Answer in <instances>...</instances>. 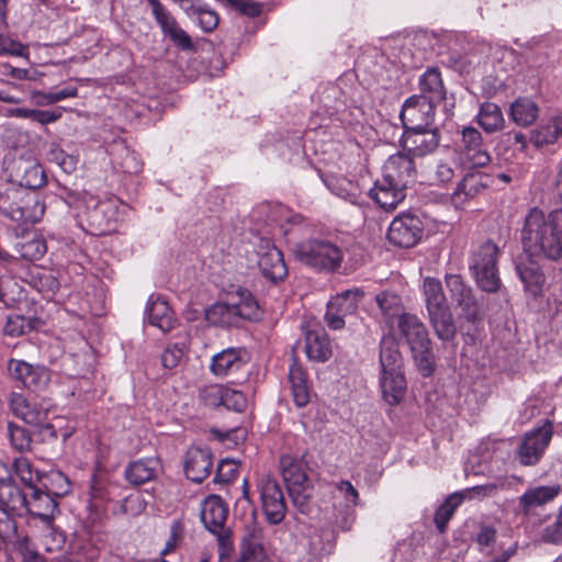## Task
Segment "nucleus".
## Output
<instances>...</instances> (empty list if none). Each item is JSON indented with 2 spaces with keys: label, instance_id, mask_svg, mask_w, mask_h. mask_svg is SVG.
Listing matches in <instances>:
<instances>
[{
  "label": "nucleus",
  "instance_id": "obj_31",
  "mask_svg": "<svg viewBox=\"0 0 562 562\" xmlns=\"http://www.w3.org/2000/svg\"><path fill=\"white\" fill-rule=\"evenodd\" d=\"M562 488L560 484L541 485L528 488L520 497L519 505L524 513H529L532 508L543 506L553 501Z\"/></svg>",
  "mask_w": 562,
  "mask_h": 562
},
{
  "label": "nucleus",
  "instance_id": "obj_26",
  "mask_svg": "<svg viewBox=\"0 0 562 562\" xmlns=\"http://www.w3.org/2000/svg\"><path fill=\"white\" fill-rule=\"evenodd\" d=\"M161 470L160 460L156 457L143 458L130 462L125 470V480L133 486L154 481Z\"/></svg>",
  "mask_w": 562,
  "mask_h": 562
},
{
  "label": "nucleus",
  "instance_id": "obj_19",
  "mask_svg": "<svg viewBox=\"0 0 562 562\" xmlns=\"http://www.w3.org/2000/svg\"><path fill=\"white\" fill-rule=\"evenodd\" d=\"M440 140V130L434 125L424 128L405 130L401 137L403 148L417 157L432 154L439 147Z\"/></svg>",
  "mask_w": 562,
  "mask_h": 562
},
{
  "label": "nucleus",
  "instance_id": "obj_21",
  "mask_svg": "<svg viewBox=\"0 0 562 562\" xmlns=\"http://www.w3.org/2000/svg\"><path fill=\"white\" fill-rule=\"evenodd\" d=\"M250 360L244 347H228L212 357L210 370L218 378H226L243 370Z\"/></svg>",
  "mask_w": 562,
  "mask_h": 562
},
{
  "label": "nucleus",
  "instance_id": "obj_2",
  "mask_svg": "<svg viewBox=\"0 0 562 562\" xmlns=\"http://www.w3.org/2000/svg\"><path fill=\"white\" fill-rule=\"evenodd\" d=\"M45 204L36 191L9 186L0 189V215L16 226L40 222Z\"/></svg>",
  "mask_w": 562,
  "mask_h": 562
},
{
  "label": "nucleus",
  "instance_id": "obj_50",
  "mask_svg": "<svg viewBox=\"0 0 562 562\" xmlns=\"http://www.w3.org/2000/svg\"><path fill=\"white\" fill-rule=\"evenodd\" d=\"M541 541L550 544H562V505L559 507L554 521L541 531Z\"/></svg>",
  "mask_w": 562,
  "mask_h": 562
},
{
  "label": "nucleus",
  "instance_id": "obj_45",
  "mask_svg": "<svg viewBox=\"0 0 562 562\" xmlns=\"http://www.w3.org/2000/svg\"><path fill=\"white\" fill-rule=\"evenodd\" d=\"M12 467L15 475L25 486L30 488L36 487L42 474L37 470L33 469V465L27 458H15Z\"/></svg>",
  "mask_w": 562,
  "mask_h": 562
},
{
  "label": "nucleus",
  "instance_id": "obj_23",
  "mask_svg": "<svg viewBox=\"0 0 562 562\" xmlns=\"http://www.w3.org/2000/svg\"><path fill=\"white\" fill-rule=\"evenodd\" d=\"M213 468V454L209 448L191 447L184 457V473L194 483L203 482Z\"/></svg>",
  "mask_w": 562,
  "mask_h": 562
},
{
  "label": "nucleus",
  "instance_id": "obj_64",
  "mask_svg": "<svg viewBox=\"0 0 562 562\" xmlns=\"http://www.w3.org/2000/svg\"><path fill=\"white\" fill-rule=\"evenodd\" d=\"M168 38L181 50L189 52L194 49L192 38L182 27H179Z\"/></svg>",
  "mask_w": 562,
  "mask_h": 562
},
{
  "label": "nucleus",
  "instance_id": "obj_53",
  "mask_svg": "<svg viewBox=\"0 0 562 562\" xmlns=\"http://www.w3.org/2000/svg\"><path fill=\"white\" fill-rule=\"evenodd\" d=\"M375 301L383 315L386 317L394 316L401 307V299L392 292H381L375 296Z\"/></svg>",
  "mask_w": 562,
  "mask_h": 562
},
{
  "label": "nucleus",
  "instance_id": "obj_58",
  "mask_svg": "<svg viewBox=\"0 0 562 562\" xmlns=\"http://www.w3.org/2000/svg\"><path fill=\"white\" fill-rule=\"evenodd\" d=\"M27 54V47L22 43L0 34V55L25 57Z\"/></svg>",
  "mask_w": 562,
  "mask_h": 562
},
{
  "label": "nucleus",
  "instance_id": "obj_42",
  "mask_svg": "<svg viewBox=\"0 0 562 562\" xmlns=\"http://www.w3.org/2000/svg\"><path fill=\"white\" fill-rule=\"evenodd\" d=\"M29 284L47 299L52 297L59 289L58 279L47 270L31 271Z\"/></svg>",
  "mask_w": 562,
  "mask_h": 562
},
{
  "label": "nucleus",
  "instance_id": "obj_17",
  "mask_svg": "<svg viewBox=\"0 0 562 562\" xmlns=\"http://www.w3.org/2000/svg\"><path fill=\"white\" fill-rule=\"evenodd\" d=\"M423 223L416 215L403 213L397 215L390 224L387 238L397 247L409 248L422 238Z\"/></svg>",
  "mask_w": 562,
  "mask_h": 562
},
{
  "label": "nucleus",
  "instance_id": "obj_61",
  "mask_svg": "<svg viewBox=\"0 0 562 562\" xmlns=\"http://www.w3.org/2000/svg\"><path fill=\"white\" fill-rule=\"evenodd\" d=\"M122 151L124 155L119 161L120 169L128 175L138 173L142 170L143 164L138 159L137 155L125 147L122 148Z\"/></svg>",
  "mask_w": 562,
  "mask_h": 562
},
{
  "label": "nucleus",
  "instance_id": "obj_16",
  "mask_svg": "<svg viewBox=\"0 0 562 562\" xmlns=\"http://www.w3.org/2000/svg\"><path fill=\"white\" fill-rule=\"evenodd\" d=\"M9 406L13 415L25 424L37 428H53L48 423V407L43 403L31 401L21 393L12 392Z\"/></svg>",
  "mask_w": 562,
  "mask_h": 562
},
{
  "label": "nucleus",
  "instance_id": "obj_4",
  "mask_svg": "<svg viewBox=\"0 0 562 562\" xmlns=\"http://www.w3.org/2000/svg\"><path fill=\"white\" fill-rule=\"evenodd\" d=\"M423 294L429 321L437 337L443 341L453 339L457 329L440 280L431 277L425 278Z\"/></svg>",
  "mask_w": 562,
  "mask_h": 562
},
{
  "label": "nucleus",
  "instance_id": "obj_51",
  "mask_svg": "<svg viewBox=\"0 0 562 562\" xmlns=\"http://www.w3.org/2000/svg\"><path fill=\"white\" fill-rule=\"evenodd\" d=\"M192 20L205 33L214 31L220 22L218 14L214 10L204 5H201L199 10L195 11Z\"/></svg>",
  "mask_w": 562,
  "mask_h": 562
},
{
  "label": "nucleus",
  "instance_id": "obj_37",
  "mask_svg": "<svg viewBox=\"0 0 562 562\" xmlns=\"http://www.w3.org/2000/svg\"><path fill=\"white\" fill-rule=\"evenodd\" d=\"M420 94L435 103L446 99V90L438 68L427 69L419 78Z\"/></svg>",
  "mask_w": 562,
  "mask_h": 562
},
{
  "label": "nucleus",
  "instance_id": "obj_52",
  "mask_svg": "<svg viewBox=\"0 0 562 562\" xmlns=\"http://www.w3.org/2000/svg\"><path fill=\"white\" fill-rule=\"evenodd\" d=\"M186 349V341H179L168 345L161 355L162 366L167 369L176 368L183 358Z\"/></svg>",
  "mask_w": 562,
  "mask_h": 562
},
{
  "label": "nucleus",
  "instance_id": "obj_43",
  "mask_svg": "<svg viewBox=\"0 0 562 562\" xmlns=\"http://www.w3.org/2000/svg\"><path fill=\"white\" fill-rule=\"evenodd\" d=\"M363 295L364 292L360 289L346 290L328 302L329 308H335L337 313L346 317L357 310L358 303L362 300Z\"/></svg>",
  "mask_w": 562,
  "mask_h": 562
},
{
  "label": "nucleus",
  "instance_id": "obj_11",
  "mask_svg": "<svg viewBox=\"0 0 562 562\" xmlns=\"http://www.w3.org/2000/svg\"><path fill=\"white\" fill-rule=\"evenodd\" d=\"M460 135L456 151L461 162L470 168L486 166L491 161V155L483 143L481 132L473 126H464Z\"/></svg>",
  "mask_w": 562,
  "mask_h": 562
},
{
  "label": "nucleus",
  "instance_id": "obj_27",
  "mask_svg": "<svg viewBox=\"0 0 562 562\" xmlns=\"http://www.w3.org/2000/svg\"><path fill=\"white\" fill-rule=\"evenodd\" d=\"M488 177L482 172H469L457 184L451 194V201L456 207H462L468 201L484 191L488 183Z\"/></svg>",
  "mask_w": 562,
  "mask_h": 562
},
{
  "label": "nucleus",
  "instance_id": "obj_49",
  "mask_svg": "<svg viewBox=\"0 0 562 562\" xmlns=\"http://www.w3.org/2000/svg\"><path fill=\"white\" fill-rule=\"evenodd\" d=\"M8 435L10 438L11 446L18 451H25L30 449L32 443V436L25 428L9 422L8 423Z\"/></svg>",
  "mask_w": 562,
  "mask_h": 562
},
{
  "label": "nucleus",
  "instance_id": "obj_63",
  "mask_svg": "<svg viewBox=\"0 0 562 562\" xmlns=\"http://www.w3.org/2000/svg\"><path fill=\"white\" fill-rule=\"evenodd\" d=\"M182 538V526L179 521H173L170 526L169 537L166 541V546L161 551V554L165 555L171 551H173Z\"/></svg>",
  "mask_w": 562,
  "mask_h": 562
},
{
  "label": "nucleus",
  "instance_id": "obj_40",
  "mask_svg": "<svg viewBox=\"0 0 562 562\" xmlns=\"http://www.w3.org/2000/svg\"><path fill=\"white\" fill-rule=\"evenodd\" d=\"M262 551V529L256 522L246 526L241 538V554L245 560L256 558Z\"/></svg>",
  "mask_w": 562,
  "mask_h": 562
},
{
  "label": "nucleus",
  "instance_id": "obj_47",
  "mask_svg": "<svg viewBox=\"0 0 562 562\" xmlns=\"http://www.w3.org/2000/svg\"><path fill=\"white\" fill-rule=\"evenodd\" d=\"M14 547V549L22 554L24 562H40L41 557L35 549L32 540L26 536L18 531V525L15 524V533H12V538L8 540Z\"/></svg>",
  "mask_w": 562,
  "mask_h": 562
},
{
  "label": "nucleus",
  "instance_id": "obj_30",
  "mask_svg": "<svg viewBox=\"0 0 562 562\" xmlns=\"http://www.w3.org/2000/svg\"><path fill=\"white\" fill-rule=\"evenodd\" d=\"M27 497L20 487L12 482L0 485V510L10 518L21 516L26 507Z\"/></svg>",
  "mask_w": 562,
  "mask_h": 562
},
{
  "label": "nucleus",
  "instance_id": "obj_15",
  "mask_svg": "<svg viewBox=\"0 0 562 562\" xmlns=\"http://www.w3.org/2000/svg\"><path fill=\"white\" fill-rule=\"evenodd\" d=\"M258 491L263 514L271 525L280 524L286 513L283 492L279 483L271 477H261L258 482Z\"/></svg>",
  "mask_w": 562,
  "mask_h": 562
},
{
  "label": "nucleus",
  "instance_id": "obj_60",
  "mask_svg": "<svg viewBox=\"0 0 562 562\" xmlns=\"http://www.w3.org/2000/svg\"><path fill=\"white\" fill-rule=\"evenodd\" d=\"M225 387L221 385H210L201 391V398L206 406H223Z\"/></svg>",
  "mask_w": 562,
  "mask_h": 562
},
{
  "label": "nucleus",
  "instance_id": "obj_3",
  "mask_svg": "<svg viewBox=\"0 0 562 562\" xmlns=\"http://www.w3.org/2000/svg\"><path fill=\"white\" fill-rule=\"evenodd\" d=\"M401 335L409 345L414 361L423 376H430L435 371V356L427 328L413 314L403 313L397 321Z\"/></svg>",
  "mask_w": 562,
  "mask_h": 562
},
{
  "label": "nucleus",
  "instance_id": "obj_24",
  "mask_svg": "<svg viewBox=\"0 0 562 562\" xmlns=\"http://www.w3.org/2000/svg\"><path fill=\"white\" fill-rule=\"evenodd\" d=\"M406 187L382 176L370 190L371 199L385 211L394 210L406 196Z\"/></svg>",
  "mask_w": 562,
  "mask_h": 562
},
{
  "label": "nucleus",
  "instance_id": "obj_39",
  "mask_svg": "<svg viewBox=\"0 0 562 562\" xmlns=\"http://www.w3.org/2000/svg\"><path fill=\"white\" fill-rule=\"evenodd\" d=\"M562 136V115L541 124L531 135L530 140L537 147L553 144Z\"/></svg>",
  "mask_w": 562,
  "mask_h": 562
},
{
  "label": "nucleus",
  "instance_id": "obj_10",
  "mask_svg": "<svg viewBox=\"0 0 562 562\" xmlns=\"http://www.w3.org/2000/svg\"><path fill=\"white\" fill-rule=\"evenodd\" d=\"M553 436V424L550 420L527 431L517 448V458L522 465H535L542 458Z\"/></svg>",
  "mask_w": 562,
  "mask_h": 562
},
{
  "label": "nucleus",
  "instance_id": "obj_33",
  "mask_svg": "<svg viewBox=\"0 0 562 562\" xmlns=\"http://www.w3.org/2000/svg\"><path fill=\"white\" fill-rule=\"evenodd\" d=\"M305 351L310 359L325 362L331 356V347L327 334L323 330H310L305 335Z\"/></svg>",
  "mask_w": 562,
  "mask_h": 562
},
{
  "label": "nucleus",
  "instance_id": "obj_25",
  "mask_svg": "<svg viewBox=\"0 0 562 562\" xmlns=\"http://www.w3.org/2000/svg\"><path fill=\"white\" fill-rule=\"evenodd\" d=\"M415 165L407 154H395L389 157L383 166V177L397 182V186L408 187L414 182Z\"/></svg>",
  "mask_w": 562,
  "mask_h": 562
},
{
  "label": "nucleus",
  "instance_id": "obj_35",
  "mask_svg": "<svg viewBox=\"0 0 562 562\" xmlns=\"http://www.w3.org/2000/svg\"><path fill=\"white\" fill-rule=\"evenodd\" d=\"M380 386L383 398L390 405L398 404L406 391V381L403 372L382 374L380 376Z\"/></svg>",
  "mask_w": 562,
  "mask_h": 562
},
{
  "label": "nucleus",
  "instance_id": "obj_41",
  "mask_svg": "<svg viewBox=\"0 0 562 562\" xmlns=\"http://www.w3.org/2000/svg\"><path fill=\"white\" fill-rule=\"evenodd\" d=\"M234 304L215 303L205 312L207 322L215 326H238Z\"/></svg>",
  "mask_w": 562,
  "mask_h": 562
},
{
  "label": "nucleus",
  "instance_id": "obj_57",
  "mask_svg": "<svg viewBox=\"0 0 562 562\" xmlns=\"http://www.w3.org/2000/svg\"><path fill=\"white\" fill-rule=\"evenodd\" d=\"M223 406L240 413L247 407V398L243 392L225 387Z\"/></svg>",
  "mask_w": 562,
  "mask_h": 562
},
{
  "label": "nucleus",
  "instance_id": "obj_6",
  "mask_svg": "<svg viewBox=\"0 0 562 562\" xmlns=\"http://www.w3.org/2000/svg\"><path fill=\"white\" fill-rule=\"evenodd\" d=\"M445 283L451 303L460 310V317L472 324L483 319V303L476 299L472 286L460 273H446Z\"/></svg>",
  "mask_w": 562,
  "mask_h": 562
},
{
  "label": "nucleus",
  "instance_id": "obj_9",
  "mask_svg": "<svg viewBox=\"0 0 562 562\" xmlns=\"http://www.w3.org/2000/svg\"><path fill=\"white\" fill-rule=\"evenodd\" d=\"M280 471L294 506L304 513L311 497L304 465L294 457L286 454L280 458Z\"/></svg>",
  "mask_w": 562,
  "mask_h": 562
},
{
  "label": "nucleus",
  "instance_id": "obj_55",
  "mask_svg": "<svg viewBox=\"0 0 562 562\" xmlns=\"http://www.w3.org/2000/svg\"><path fill=\"white\" fill-rule=\"evenodd\" d=\"M78 89L76 87H67L63 88L57 91L42 93V92H34L33 97H40L41 100H38L37 104H54L56 102H59L61 100L68 99V98H75L77 97Z\"/></svg>",
  "mask_w": 562,
  "mask_h": 562
},
{
  "label": "nucleus",
  "instance_id": "obj_5",
  "mask_svg": "<svg viewBox=\"0 0 562 562\" xmlns=\"http://www.w3.org/2000/svg\"><path fill=\"white\" fill-rule=\"evenodd\" d=\"M499 255V247L490 239L472 250L470 270L477 286L484 292L495 293L502 285L497 268Z\"/></svg>",
  "mask_w": 562,
  "mask_h": 562
},
{
  "label": "nucleus",
  "instance_id": "obj_62",
  "mask_svg": "<svg viewBox=\"0 0 562 562\" xmlns=\"http://www.w3.org/2000/svg\"><path fill=\"white\" fill-rule=\"evenodd\" d=\"M333 191L340 198L356 203L358 199V189L350 181L345 179L337 180L336 187L333 188Z\"/></svg>",
  "mask_w": 562,
  "mask_h": 562
},
{
  "label": "nucleus",
  "instance_id": "obj_56",
  "mask_svg": "<svg viewBox=\"0 0 562 562\" xmlns=\"http://www.w3.org/2000/svg\"><path fill=\"white\" fill-rule=\"evenodd\" d=\"M238 472V464L233 459H223L217 465L214 482L227 483L234 480Z\"/></svg>",
  "mask_w": 562,
  "mask_h": 562
},
{
  "label": "nucleus",
  "instance_id": "obj_8",
  "mask_svg": "<svg viewBox=\"0 0 562 562\" xmlns=\"http://www.w3.org/2000/svg\"><path fill=\"white\" fill-rule=\"evenodd\" d=\"M5 171L9 180L16 187L33 190L46 182V176L38 160L29 151L14 155L5 161Z\"/></svg>",
  "mask_w": 562,
  "mask_h": 562
},
{
  "label": "nucleus",
  "instance_id": "obj_29",
  "mask_svg": "<svg viewBox=\"0 0 562 562\" xmlns=\"http://www.w3.org/2000/svg\"><path fill=\"white\" fill-rule=\"evenodd\" d=\"M146 316L148 323L158 327L162 333L170 331L176 323L173 312L169 304L159 296L155 297L151 295L149 297L146 307Z\"/></svg>",
  "mask_w": 562,
  "mask_h": 562
},
{
  "label": "nucleus",
  "instance_id": "obj_13",
  "mask_svg": "<svg viewBox=\"0 0 562 562\" xmlns=\"http://www.w3.org/2000/svg\"><path fill=\"white\" fill-rule=\"evenodd\" d=\"M227 515L228 507L221 496L210 495L203 502L201 520L223 547L231 544V530L225 526Z\"/></svg>",
  "mask_w": 562,
  "mask_h": 562
},
{
  "label": "nucleus",
  "instance_id": "obj_14",
  "mask_svg": "<svg viewBox=\"0 0 562 562\" xmlns=\"http://www.w3.org/2000/svg\"><path fill=\"white\" fill-rule=\"evenodd\" d=\"M496 490L497 486L495 484H485L450 494L435 513L434 522L437 530L440 533L446 531L449 520L465 498H482L491 496L496 492Z\"/></svg>",
  "mask_w": 562,
  "mask_h": 562
},
{
  "label": "nucleus",
  "instance_id": "obj_12",
  "mask_svg": "<svg viewBox=\"0 0 562 562\" xmlns=\"http://www.w3.org/2000/svg\"><path fill=\"white\" fill-rule=\"evenodd\" d=\"M436 104L426 94H414L406 99L400 113L404 131L434 125Z\"/></svg>",
  "mask_w": 562,
  "mask_h": 562
},
{
  "label": "nucleus",
  "instance_id": "obj_7",
  "mask_svg": "<svg viewBox=\"0 0 562 562\" xmlns=\"http://www.w3.org/2000/svg\"><path fill=\"white\" fill-rule=\"evenodd\" d=\"M296 256L307 266L334 272L340 268L344 251L330 240L312 239L299 246Z\"/></svg>",
  "mask_w": 562,
  "mask_h": 562
},
{
  "label": "nucleus",
  "instance_id": "obj_59",
  "mask_svg": "<svg viewBox=\"0 0 562 562\" xmlns=\"http://www.w3.org/2000/svg\"><path fill=\"white\" fill-rule=\"evenodd\" d=\"M356 521V510L353 506L346 505L341 509H337L334 525L338 530L350 531Z\"/></svg>",
  "mask_w": 562,
  "mask_h": 562
},
{
  "label": "nucleus",
  "instance_id": "obj_36",
  "mask_svg": "<svg viewBox=\"0 0 562 562\" xmlns=\"http://www.w3.org/2000/svg\"><path fill=\"white\" fill-rule=\"evenodd\" d=\"M476 122L487 134L499 132L505 126V119L501 108L493 102H484L480 106Z\"/></svg>",
  "mask_w": 562,
  "mask_h": 562
},
{
  "label": "nucleus",
  "instance_id": "obj_44",
  "mask_svg": "<svg viewBox=\"0 0 562 562\" xmlns=\"http://www.w3.org/2000/svg\"><path fill=\"white\" fill-rule=\"evenodd\" d=\"M237 322L241 319L257 321L260 318L261 312L258 302L249 292H240L239 301L233 303Z\"/></svg>",
  "mask_w": 562,
  "mask_h": 562
},
{
  "label": "nucleus",
  "instance_id": "obj_48",
  "mask_svg": "<svg viewBox=\"0 0 562 562\" xmlns=\"http://www.w3.org/2000/svg\"><path fill=\"white\" fill-rule=\"evenodd\" d=\"M20 256L29 261H36L44 257L47 251L46 241L42 236L21 243L16 246Z\"/></svg>",
  "mask_w": 562,
  "mask_h": 562
},
{
  "label": "nucleus",
  "instance_id": "obj_34",
  "mask_svg": "<svg viewBox=\"0 0 562 562\" xmlns=\"http://www.w3.org/2000/svg\"><path fill=\"white\" fill-rule=\"evenodd\" d=\"M509 115L517 125L527 127L538 119L539 106L530 98L520 97L510 104Z\"/></svg>",
  "mask_w": 562,
  "mask_h": 562
},
{
  "label": "nucleus",
  "instance_id": "obj_22",
  "mask_svg": "<svg viewBox=\"0 0 562 562\" xmlns=\"http://www.w3.org/2000/svg\"><path fill=\"white\" fill-rule=\"evenodd\" d=\"M535 257L524 251L515 262V270L524 283L525 291L536 297L542 293L546 276Z\"/></svg>",
  "mask_w": 562,
  "mask_h": 562
},
{
  "label": "nucleus",
  "instance_id": "obj_38",
  "mask_svg": "<svg viewBox=\"0 0 562 562\" xmlns=\"http://www.w3.org/2000/svg\"><path fill=\"white\" fill-rule=\"evenodd\" d=\"M36 486L56 499L66 496L70 492L69 479L58 470L43 473Z\"/></svg>",
  "mask_w": 562,
  "mask_h": 562
},
{
  "label": "nucleus",
  "instance_id": "obj_18",
  "mask_svg": "<svg viewBox=\"0 0 562 562\" xmlns=\"http://www.w3.org/2000/svg\"><path fill=\"white\" fill-rule=\"evenodd\" d=\"M257 265L262 276L272 282L283 280L288 269L282 252L268 238H260L257 245Z\"/></svg>",
  "mask_w": 562,
  "mask_h": 562
},
{
  "label": "nucleus",
  "instance_id": "obj_28",
  "mask_svg": "<svg viewBox=\"0 0 562 562\" xmlns=\"http://www.w3.org/2000/svg\"><path fill=\"white\" fill-rule=\"evenodd\" d=\"M32 490L24 512L38 518L42 522L54 521L55 514L58 512L57 499L37 486Z\"/></svg>",
  "mask_w": 562,
  "mask_h": 562
},
{
  "label": "nucleus",
  "instance_id": "obj_1",
  "mask_svg": "<svg viewBox=\"0 0 562 562\" xmlns=\"http://www.w3.org/2000/svg\"><path fill=\"white\" fill-rule=\"evenodd\" d=\"M561 213L553 211L546 215L538 207L529 211L521 231L524 251L549 260H558L562 255V231L557 220Z\"/></svg>",
  "mask_w": 562,
  "mask_h": 562
},
{
  "label": "nucleus",
  "instance_id": "obj_46",
  "mask_svg": "<svg viewBox=\"0 0 562 562\" xmlns=\"http://www.w3.org/2000/svg\"><path fill=\"white\" fill-rule=\"evenodd\" d=\"M42 546L46 552L60 551L66 542L65 533L54 525V521L43 522Z\"/></svg>",
  "mask_w": 562,
  "mask_h": 562
},
{
  "label": "nucleus",
  "instance_id": "obj_20",
  "mask_svg": "<svg viewBox=\"0 0 562 562\" xmlns=\"http://www.w3.org/2000/svg\"><path fill=\"white\" fill-rule=\"evenodd\" d=\"M8 370L12 378L33 392L46 389L50 381V372L47 368L38 364L34 366L24 360H9Z\"/></svg>",
  "mask_w": 562,
  "mask_h": 562
},
{
  "label": "nucleus",
  "instance_id": "obj_32",
  "mask_svg": "<svg viewBox=\"0 0 562 562\" xmlns=\"http://www.w3.org/2000/svg\"><path fill=\"white\" fill-rule=\"evenodd\" d=\"M402 366L403 359L397 342L392 336L383 337L380 347L381 375L401 372Z\"/></svg>",
  "mask_w": 562,
  "mask_h": 562
},
{
  "label": "nucleus",
  "instance_id": "obj_54",
  "mask_svg": "<svg viewBox=\"0 0 562 562\" xmlns=\"http://www.w3.org/2000/svg\"><path fill=\"white\" fill-rule=\"evenodd\" d=\"M31 329L27 318L20 315L9 316L3 327V333L10 337H19L25 335Z\"/></svg>",
  "mask_w": 562,
  "mask_h": 562
}]
</instances>
